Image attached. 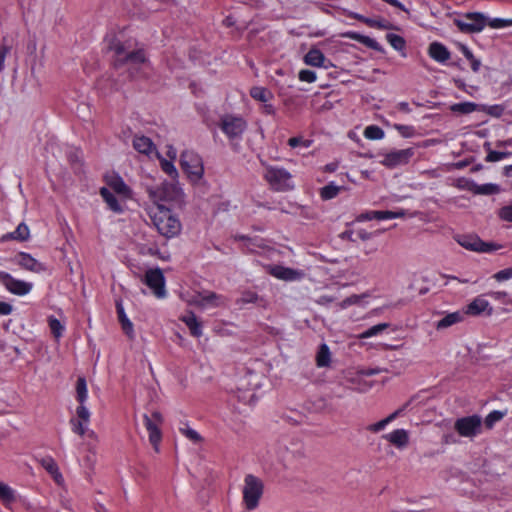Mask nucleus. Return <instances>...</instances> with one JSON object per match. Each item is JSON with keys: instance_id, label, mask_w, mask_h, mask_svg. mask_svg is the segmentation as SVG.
<instances>
[{"instance_id": "obj_11", "label": "nucleus", "mask_w": 512, "mask_h": 512, "mask_svg": "<svg viewBox=\"0 0 512 512\" xmlns=\"http://www.w3.org/2000/svg\"><path fill=\"white\" fill-rule=\"evenodd\" d=\"M144 425L148 431L149 441L156 452L159 451V445L162 440L160 425L163 423V416L159 411H154L150 416L144 415Z\"/></svg>"}, {"instance_id": "obj_34", "label": "nucleus", "mask_w": 512, "mask_h": 512, "mask_svg": "<svg viewBox=\"0 0 512 512\" xmlns=\"http://www.w3.org/2000/svg\"><path fill=\"white\" fill-rule=\"evenodd\" d=\"M42 466L53 477L57 484L61 485L63 483V476L59 471L57 463L52 458L43 459Z\"/></svg>"}, {"instance_id": "obj_22", "label": "nucleus", "mask_w": 512, "mask_h": 512, "mask_svg": "<svg viewBox=\"0 0 512 512\" xmlns=\"http://www.w3.org/2000/svg\"><path fill=\"white\" fill-rule=\"evenodd\" d=\"M440 315L442 317L435 323V328L438 331L448 329L454 325L464 322L465 320V315L462 309L453 312H442Z\"/></svg>"}, {"instance_id": "obj_48", "label": "nucleus", "mask_w": 512, "mask_h": 512, "mask_svg": "<svg viewBox=\"0 0 512 512\" xmlns=\"http://www.w3.org/2000/svg\"><path fill=\"white\" fill-rule=\"evenodd\" d=\"M340 189L341 188L334 183H329L328 185L321 188L320 196L324 200L332 199L338 195Z\"/></svg>"}, {"instance_id": "obj_7", "label": "nucleus", "mask_w": 512, "mask_h": 512, "mask_svg": "<svg viewBox=\"0 0 512 512\" xmlns=\"http://www.w3.org/2000/svg\"><path fill=\"white\" fill-rule=\"evenodd\" d=\"M454 430L461 437L474 439L483 431V419L478 414L460 417L454 423Z\"/></svg>"}, {"instance_id": "obj_1", "label": "nucleus", "mask_w": 512, "mask_h": 512, "mask_svg": "<svg viewBox=\"0 0 512 512\" xmlns=\"http://www.w3.org/2000/svg\"><path fill=\"white\" fill-rule=\"evenodd\" d=\"M146 210L153 227L162 237L172 239L180 235L181 221L170 206L148 205Z\"/></svg>"}, {"instance_id": "obj_31", "label": "nucleus", "mask_w": 512, "mask_h": 512, "mask_svg": "<svg viewBox=\"0 0 512 512\" xmlns=\"http://www.w3.org/2000/svg\"><path fill=\"white\" fill-rule=\"evenodd\" d=\"M181 320L186 324L189 328L190 333L194 337H200L202 335V324L197 319L194 313L189 312L181 317Z\"/></svg>"}, {"instance_id": "obj_15", "label": "nucleus", "mask_w": 512, "mask_h": 512, "mask_svg": "<svg viewBox=\"0 0 512 512\" xmlns=\"http://www.w3.org/2000/svg\"><path fill=\"white\" fill-rule=\"evenodd\" d=\"M414 155L413 148H406L400 150H391L382 154L380 164L393 169L398 166L406 165Z\"/></svg>"}, {"instance_id": "obj_43", "label": "nucleus", "mask_w": 512, "mask_h": 512, "mask_svg": "<svg viewBox=\"0 0 512 512\" xmlns=\"http://www.w3.org/2000/svg\"><path fill=\"white\" fill-rule=\"evenodd\" d=\"M453 112H460L463 114H469L474 111H480V105L473 102L457 103L451 106Z\"/></svg>"}, {"instance_id": "obj_4", "label": "nucleus", "mask_w": 512, "mask_h": 512, "mask_svg": "<svg viewBox=\"0 0 512 512\" xmlns=\"http://www.w3.org/2000/svg\"><path fill=\"white\" fill-rule=\"evenodd\" d=\"M263 177L270 187L276 191H287L294 187L292 175L283 167L267 166Z\"/></svg>"}, {"instance_id": "obj_33", "label": "nucleus", "mask_w": 512, "mask_h": 512, "mask_svg": "<svg viewBox=\"0 0 512 512\" xmlns=\"http://www.w3.org/2000/svg\"><path fill=\"white\" fill-rule=\"evenodd\" d=\"M400 415V411L397 410V411H394L393 413L389 414L387 417H385L384 419L378 421V422H375V423H372V424H369L367 426V431L371 432V433H378L380 431H383L384 429H386V427L391 423L393 422L398 416Z\"/></svg>"}, {"instance_id": "obj_37", "label": "nucleus", "mask_w": 512, "mask_h": 512, "mask_svg": "<svg viewBox=\"0 0 512 512\" xmlns=\"http://www.w3.org/2000/svg\"><path fill=\"white\" fill-rule=\"evenodd\" d=\"M458 49L461 51V53L464 55V57L470 62L471 69L474 72H478L481 67L480 59L476 58L474 56L473 52L471 51V49L465 44L459 43Z\"/></svg>"}, {"instance_id": "obj_21", "label": "nucleus", "mask_w": 512, "mask_h": 512, "mask_svg": "<svg viewBox=\"0 0 512 512\" xmlns=\"http://www.w3.org/2000/svg\"><path fill=\"white\" fill-rule=\"evenodd\" d=\"M16 264L21 268L28 270L33 273H42L47 270L44 263L35 259L31 254L26 252H20L15 258Z\"/></svg>"}, {"instance_id": "obj_46", "label": "nucleus", "mask_w": 512, "mask_h": 512, "mask_svg": "<svg viewBox=\"0 0 512 512\" xmlns=\"http://www.w3.org/2000/svg\"><path fill=\"white\" fill-rule=\"evenodd\" d=\"M484 148L487 151L486 161L488 162H498L507 158L510 155L509 152L491 150L490 143H485Z\"/></svg>"}, {"instance_id": "obj_42", "label": "nucleus", "mask_w": 512, "mask_h": 512, "mask_svg": "<svg viewBox=\"0 0 512 512\" xmlns=\"http://www.w3.org/2000/svg\"><path fill=\"white\" fill-rule=\"evenodd\" d=\"M159 161H160V166L162 168V170L167 174L169 175L171 178L175 179L178 177V171L174 165V162L175 161H172V160H169V159H166L164 157H162L160 154L159 156H156Z\"/></svg>"}, {"instance_id": "obj_19", "label": "nucleus", "mask_w": 512, "mask_h": 512, "mask_svg": "<svg viewBox=\"0 0 512 512\" xmlns=\"http://www.w3.org/2000/svg\"><path fill=\"white\" fill-rule=\"evenodd\" d=\"M382 439L397 450H405L410 444V432L404 428L394 429L384 435Z\"/></svg>"}, {"instance_id": "obj_6", "label": "nucleus", "mask_w": 512, "mask_h": 512, "mask_svg": "<svg viewBox=\"0 0 512 512\" xmlns=\"http://www.w3.org/2000/svg\"><path fill=\"white\" fill-rule=\"evenodd\" d=\"M110 49L114 51L115 55L118 57V61L124 62L129 68H138L140 65L147 64V58L142 49L130 51L129 47H126L119 40L113 41L110 45Z\"/></svg>"}, {"instance_id": "obj_57", "label": "nucleus", "mask_w": 512, "mask_h": 512, "mask_svg": "<svg viewBox=\"0 0 512 512\" xmlns=\"http://www.w3.org/2000/svg\"><path fill=\"white\" fill-rule=\"evenodd\" d=\"M455 85L457 86V88L461 89L462 91L473 97L476 96L478 92L477 86L467 85L463 80L460 79L455 80Z\"/></svg>"}, {"instance_id": "obj_38", "label": "nucleus", "mask_w": 512, "mask_h": 512, "mask_svg": "<svg viewBox=\"0 0 512 512\" xmlns=\"http://www.w3.org/2000/svg\"><path fill=\"white\" fill-rule=\"evenodd\" d=\"M352 17L354 19H357V20L365 23L366 25H368L369 27H372V28H377V29L391 28V25L385 20H376V19H372V18H367V17H364L363 15H360L357 13H354L352 15Z\"/></svg>"}, {"instance_id": "obj_51", "label": "nucleus", "mask_w": 512, "mask_h": 512, "mask_svg": "<svg viewBox=\"0 0 512 512\" xmlns=\"http://www.w3.org/2000/svg\"><path fill=\"white\" fill-rule=\"evenodd\" d=\"M374 372L373 371H369V372H364V371H357V372H353V371H347L346 372V375H345V378L347 380V382L351 383L355 389H358V390H363L362 388L358 387L357 386V378L362 376V375H372Z\"/></svg>"}, {"instance_id": "obj_62", "label": "nucleus", "mask_w": 512, "mask_h": 512, "mask_svg": "<svg viewBox=\"0 0 512 512\" xmlns=\"http://www.w3.org/2000/svg\"><path fill=\"white\" fill-rule=\"evenodd\" d=\"M13 311V306L10 303L0 301V315H10Z\"/></svg>"}, {"instance_id": "obj_63", "label": "nucleus", "mask_w": 512, "mask_h": 512, "mask_svg": "<svg viewBox=\"0 0 512 512\" xmlns=\"http://www.w3.org/2000/svg\"><path fill=\"white\" fill-rule=\"evenodd\" d=\"M166 149V159L175 161L178 154L176 148L173 145H167Z\"/></svg>"}, {"instance_id": "obj_35", "label": "nucleus", "mask_w": 512, "mask_h": 512, "mask_svg": "<svg viewBox=\"0 0 512 512\" xmlns=\"http://www.w3.org/2000/svg\"><path fill=\"white\" fill-rule=\"evenodd\" d=\"M0 499L2 503L9 507L16 501V491L8 484L0 481Z\"/></svg>"}, {"instance_id": "obj_14", "label": "nucleus", "mask_w": 512, "mask_h": 512, "mask_svg": "<svg viewBox=\"0 0 512 512\" xmlns=\"http://www.w3.org/2000/svg\"><path fill=\"white\" fill-rule=\"evenodd\" d=\"M0 284H2L8 292L17 296H25L33 289V283L16 279L4 271H0Z\"/></svg>"}, {"instance_id": "obj_12", "label": "nucleus", "mask_w": 512, "mask_h": 512, "mask_svg": "<svg viewBox=\"0 0 512 512\" xmlns=\"http://www.w3.org/2000/svg\"><path fill=\"white\" fill-rule=\"evenodd\" d=\"M165 277L160 268L148 269L144 275V283L151 289L153 294L163 299L166 297Z\"/></svg>"}, {"instance_id": "obj_64", "label": "nucleus", "mask_w": 512, "mask_h": 512, "mask_svg": "<svg viewBox=\"0 0 512 512\" xmlns=\"http://www.w3.org/2000/svg\"><path fill=\"white\" fill-rule=\"evenodd\" d=\"M258 296L254 292H249L243 295L242 301L246 303H252L257 301Z\"/></svg>"}, {"instance_id": "obj_45", "label": "nucleus", "mask_w": 512, "mask_h": 512, "mask_svg": "<svg viewBox=\"0 0 512 512\" xmlns=\"http://www.w3.org/2000/svg\"><path fill=\"white\" fill-rule=\"evenodd\" d=\"M506 415L505 411L493 410L491 411L483 421V424L488 428L492 429L494 425L502 420Z\"/></svg>"}, {"instance_id": "obj_61", "label": "nucleus", "mask_w": 512, "mask_h": 512, "mask_svg": "<svg viewBox=\"0 0 512 512\" xmlns=\"http://www.w3.org/2000/svg\"><path fill=\"white\" fill-rule=\"evenodd\" d=\"M498 216L503 221L512 222V205L504 206L499 209Z\"/></svg>"}, {"instance_id": "obj_54", "label": "nucleus", "mask_w": 512, "mask_h": 512, "mask_svg": "<svg viewBox=\"0 0 512 512\" xmlns=\"http://www.w3.org/2000/svg\"><path fill=\"white\" fill-rule=\"evenodd\" d=\"M180 432L194 443H199L202 440L200 434L189 426L180 428Z\"/></svg>"}, {"instance_id": "obj_13", "label": "nucleus", "mask_w": 512, "mask_h": 512, "mask_svg": "<svg viewBox=\"0 0 512 512\" xmlns=\"http://www.w3.org/2000/svg\"><path fill=\"white\" fill-rule=\"evenodd\" d=\"M249 93L256 102L260 103V109L263 114L270 116L275 115L276 108L272 103L274 94L271 90L263 86H253Z\"/></svg>"}, {"instance_id": "obj_5", "label": "nucleus", "mask_w": 512, "mask_h": 512, "mask_svg": "<svg viewBox=\"0 0 512 512\" xmlns=\"http://www.w3.org/2000/svg\"><path fill=\"white\" fill-rule=\"evenodd\" d=\"M181 298L188 305L196 306L201 309L218 307L224 304V299L222 298V296L217 295L212 291H186L181 294Z\"/></svg>"}, {"instance_id": "obj_47", "label": "nucleus", "mask_w": 512, "mask_h": 512, "mask_svg": "<svg viewBox=\"0 0 512 512\" xmlns=\"http://www.w3.org/2000/svg\"><path fill=\"white\" fill-rule=\"evenodd\" d=\"M50 330L56 339H60L64 333V325L54 316L48 318Z\"/></svg>"}, {"instance_id": "obj_3", "label": "nucleus", "mask_w": 512, "mask_h": 512, "mask_svg": "<svg viewBox=\"0 0 512 512\" xmlns=\"http://www.w3.org/2000/svg\"><path fill=\"white\" fill-rule=\"evenodd\" d=\"M263 482L254 475H247L242 488L243 505L248 510L258 507L263 494Z\"/></svg>"}, {"instance_id": "obj_9", "label": "nucleus", "mask_w": 512, "mask_h": 512, "mask_svg": "<svg viewBox=\"0 0 512 512\" xmlns=\"http://www.w3.org/2000/svg\"><path fill=\"white\" fill-rule=\"evenodd\" d=\"M220 128L229 140H239L247 129V121L240 115L226 114L220 119Z\"/></svg>"}, {"instance_id": "obj_24", "label": "nucleus", "mask_w": 512, "mask_h": 512, "mask_svg": "<svg viewBox=\"0 0 512 512\" xmlns=\"http://www.w3.org/2000/svg\"><path fill=\"white\" fill-rule=\"evenodd\" d=\"M303 61L306 65L317 68H332L334 65L326 60L325 55L317 48H311L304 56Z\"/></svg>"}, {"instance_id": "obj_52", "label": "nucleus", "mask_w": 512, "mask_h": 512, "mask_svg": "<svg viewBox=\"0 0 512 512\" xmlns=\"http://www.w3.org/2000/svg\"><path fill=\"white\" fill-rule=\"evenodd\" d=\"M487 25L493 29H501L505 27L512 26V19H504V18H493L488 20Z\"/></svg>"}, {"instance_id": "obj_30", "label": "nucleus", "mask_w": 512, "mask_h": 512, "mask_svg": "<svg viewBox=\"0 0 512 512\" xmlns=\"http://www.w3.org/2000/svg\"><path fill=\"white\" fill-rule=\"evenodd\" d=\"M235 393L238 400L244 404H252L255 401V391L248 387V382L246 380L241 381V384L237 387Z\"/></svg>"}, {"instance_id": "obj_36", "label": "nucleus", "mask_w": 512, "mask_h": 512, "mask_svg": "<svg viewBox=\"0 0 512 512\" xmlns=\"http://www.w3.org/2000/svg\"><path fill=\"white\" fill-rule=\"evenodd\" d=\"M386 40L394 50L400 52L402 56H405L406 40L402 36L394 33H388L386 35Z\"/></svg>"}, {"instance_id": "obj_49", "label": "nucleus", "mask_w": 512, "mask_h": 512, "mask_svg": "<svg viewBox=\"0 0 512 512\" xmlns=\"http://www.w3.org/2000/svg\"><path fill=\"white\" fill-rule=\"evenodd\" d=\"M388 326L389 325L387 323H380V324L374 325V326L370 327L369 329L365 330L364 332H362L359 335V338L366 339V338L374 337V336L380 334L381 332H383L385 329H387Z\"/></svg>"}, {"instance_id": "obj_27", "label": "nucleus", "mask_w": 512, "mask_h": 512, "mask_svg": "<svg viewBox=\"0 0 512 512\" xmlns=\"http://www.w3.org/2000/svg\"><path fill=\"white\" fill-rule=\"evenodd\" d=\"M428 54L438 63H445L451 56L449 50L439 42H433L429 45Z\"/></svg>"}, {"instance_id": "obj_50", "label": "nucleus", "mask_w": 512, "mask_h": 512, "mask_svg": "<svg viewBox=\"0 0 512 512\" xmlns=\"http://www.w3.org/2000/svg\"><path fill=\"white\" fill-rule=\"evenodd\" d=\"M480 111L485 112L493 117H501L504 113V107L499 104L495 105H480Z\"/></svg>"}, {"instance_id": "obj_59", "label": "nucleus", "mask_w": 512, "mask_h": 512, "mask_svg": "<svg viewBox=\"0 0 512 512\" xmlns=\"http://www.w3.org/2000/svg\"><path fill=\"white\" fill-rule=\"evenodd\" d=\"M120 324H121L122 330L129 337V339H134L135 338L134 325L130 321V319L129 318L124 319L123 321L120 322Z\"/></svg>"}, {"instance_id": "obj_28", "label": "nucleus", "mask_w": 512, "mask_h": 512, "mask_svg": "<svg viewBox=\"0 0 512 512\" xmlns=\"http://www.w3.org/2000/svg\"><path fill=\"white\" fill-rule=\"evenodd\" d=\"M315 363L318 368H328L332 363V353L326 343H322L315 355Z\"/></svg>"}, {"instance_id": "obj_53", "label": "nucleus", "mask_w": 512, "mask_h": 512, "mask_svg": "<svg viewBox=\"0 0 512 512\" xmlns=\"http://www.w3.org/2000/svg\"><path fill=\"white\" fill-rule=\"evenodd\" d=\"M298 78L301 82L314 83L317 80V75L312 70L302 69L298 73Z\"/></svg>"}, {"instance_id": "obj_26", "label": "nucleus", "mask_w": 512, "mask_h": 512, "mask_svg": "<svg viewBox=\"0 0 512 512\" xmlns=\"http://www.w3.org/2000/svg\"><path fill=\"white\" fill-rule=\"evenodd\" d=\"M342 37L352 39L355 41L360 42L361 44L365 45L366 47L373 49L375 51L381 52L382 46L377 42L375 39L362 35L355 31H347L341 34Z\"/></svg>"}, {"instance_id": "obj_55", "label": "nucleus", "mask_w": 512, "mask_h": 512, "mask_svg": "<svg viewBox=\"0 0 512 512\" xmlns=\"http://www.w3.org/2000/svg\"><path fill=\"white\" fill-rule=\"evenodd\" d=\"M288 145L291 148H309L312 145V140L304 139L302 137H293L288 140Z\"/></svg>"}, {"instance_id": "obj_16", "label": "nucleus", "mask_w": 512, "mask_h": 512, "mask_svg": "<svg viewBox=\"0 0 512 512\" xmlns=\"http://www.w3.org/2000/svg\"><path fill=\"white\" fill-rule=\"evenodd\" d=\"M106 186L101 189H109L110 193L116 194L122 200H130L133 197L131 188L118 174L111 173L105 176Z\"/></svg>"}, {"instance_id": "obj_8", "label": "nucleus", "mask_w": 512, "mask_h": 512, "mask_svg": "<svg viewBox=\"0 0 512 512\" xmlns=\"http://www.w3.org/2000/svg\"><path fill=\"white\" fill-rule=\"evenodd\" d=\"M180 165L192 182H198L204 174V165L201 157L190 150L184 151L180 156Z\"/></svg>"}, {"instance_id": "obj_58", "label": "nucleus", "mask_w": 512, "mask_h": 512, "mask_svg": "<svg viewBox=\"0 0 512 512\" xmlns=\"http://www.w3.org/2000/svg\"><path fill=\"white\" fill-rule=\"evenodd\" d=\"M394 128L405 138L413 137L415 134L414 127L409 125L395 124Z\"/></svg>"}, {"instance_id": "obj_20", "label": "nucleus", "mask_w": 512, "mask_h": 512, "mask_svg": "<svg viewBox=\"0 0 512 512\" xmlns=\"http://www.w3.org/2000/svg\"><path fill=\"white\" fill-rule=\"evenodd\" d=\"M133 148L140 154L148 158L159 156L156 145L153 141L144 135H135L132 141Z\"/></svg>"}, {"instance_id": "obj_10", "label": "nucleus", "mask_w": 512, "mask_h": 512, "mask_svg": "<svg viewBox=\"0 0 512 512\" xmlns=\"http://www.w3.org/2000/svg\"><path fill=\"white\" fill-rule=\"evenodd\" d=\"M454 23L460 31L465 33H479L487 25V17L480 12H471L455 19Z\"/></svg>"}, {"instance_id": "obj_39", "label": "nucleus", "mask_w": 512, "mask_h": 512, "mask_svg": "<svg viewBox=\"0 0 512 512\" xmlns=\"http://www.w3.org/2000/svg\"><path fill=\"white\" fill-rule=\"evenodd\" d=\"M76 399L79 404H85L88 400V388L84 377H79L76 383Z\"/></svg>"}, {"instance_id": "obj_41", "label": "nucleus", "mask_w": 512, "mask_h": 512, "mask_svg": "<svg viewBox=\"0 0 512 512\" xmlns=\"http://www.w3.org/2000/svg\"><path fill=\"white\" fill-rule=\"evenodd\" d=\"M363 135L368 140H382L385 132L377 125H369L364 129Z\"/></svg>"}, {"instance_id": "obj_17", "label": "nucleus", "mask_w": 512, "mask_h": 512, "mask_svg": "<svg viewBox=\"0 0 512 512\" xmlns=\"http://www.w3.org/2000/svg\"><path fill=\"white\" fill-rule=\"evenodd\" d=\"M264 268L266 272L272 277L286 282L299 281L303 279L305 275L302 270L293 269L282 265L268 264L265 265Z\"/></svg>"}, {"instance_id": "obj_44", "label": "nucleus", "mask_w": 512, "mask_h": 512, "mask_svg": "<svg viewBox=\"0 0 512 512\" xmlns=\"http://www.w3.org/2000/svg\"><path fill=\"white\" fill-rule=\"evenodd\" d=\"M367 298V295H351L347 298H345L343 301H341L338 305L341 309H346L352 305H363L366 303L365 299Z\"/></svg>"}, {"instance_id": "obj_32", "label": "nucleus", "mask_w": 512, "mask_h": 512, "mask_svg": "<svg viewBox=\"0 0 512 512\" xmlns=\"http://www.w3.org/2000/svg\"><path fill=\"white\" fill-rule=\"evenodd\" d=\"M459 244L472 251L486 252L490 250L488 244L474 237H465L459 241Z\"/></svg>"}, {"instance_id": "obj_56", "label": "nucleus", "mask_w": 512, "mask_h": 512, "mask_svg": "<svg viewBox=\"0 0 512 512\" xmlns=\"http://www.w3.org/2000/svg\"><path fill=\"white\" fill-rule=\"evenodd\" d=\"M91 413L85 404H79L76 408L75 419L82 420L83 422H90Z\"/></svg>"}, {"instance_id": "obj_40", "label": "nucleus", "mask_w": 512, "mask_h": 512, "mask_svg": "<svg viewBox=\"0 0 512 512\" xmlns=\"http://www.w3.org/2000/svg\"><path fill=\"white\" fill-rule=\"evenodd\" d=\"M29 237H30L29 227L25 223H20L17 226V228L15 229V231L10 233L5 238H10L13 240H18V241H26L29 239Z\"/></svg>"}, {"instance_id": "obj_60", "label": "nucleus", "mask_w": 512, "mask_h": 512, "mask_svg": "<svg viewBox=\"0 0 512 512\" xmlns=\"http://www.w3.org/2000/svg\"><path fill=\"white\" fill-rule=\"evenodd\" d=\"M493 277L499 282H503V281L512 279V266L505 268L503 270H500L499 272L495 273Z\"/></svg>"}, {"instance_id": "obj_25", "label": "nucleus", "mask_w": 512, "mask_h": 512, "mask_svg": "<svg viewBox=\"0 0 512 512\" xmlns=\"http://www.w3.org/2000/svg\"><path fill=\"white\" fill-rule=\"evenodd\" d=\"M100 194L108 207L115 213L124 211L127 200H122L114 193H110L109 189H100Z\"/></svg>"}, {"instance_id": "obj_29", "label": "nucleus", "mask_w": 512, "mask_h": 512, "mask_svg": "<svg viewBox=\"0 0 512 512\" xmlns=\"http://www.w3.org/2000/svg\"><path fill=\"white\" fill-rule=\"evenodd\" d=\"M72 431L81 437L87 436L92 440H97V434L89 429L90 422H83L82 420L72 418L70 420Z\"/></svg>"}, {"instance_id": "obj_23", "label": "nucleus", "mask_w": 512, "mask_h": 512, "mask_svg": "<svg viewBox=\"0 0 512 512\" xmlns=\"http://www.w3.org/2000/svg\"><path fill=\"white\" fill-rule=\"evenodd\" d=\"M405 216V212L403 210L397 211H367L365 213H361L356 217V221L364 222L371 221L374 219L377 220H389V219H397Z\"/></svg>"}, {"instance_id": "obj_18", "label": "nucleus", "mask_w": 512, "mask_h": 512, "mask_svg": "<svg viewBox=\"0 0 512 512\" xmlns=\"http://www.w3.org/2000/svg\"><path fill=\"white\" fill-rule=\"evenodd\" d=\"M462 310L465 317L491 316L493 314L492 305L483 295L472 299Z\"/></svg>"}, {"instance_id": "obj_2", "label": "nucleus", "mask_w": 512, "mask_h": 512, "mask_svg": "<svg viewBox=\"0 0 512 512\" xmlns=\"http://www.w3.org/2000/svg\"><path fill=\"white\" fill-rule=\"evenodd\" d=\"M150 204L158 206H170L180 195V189L171 183L163 182L147 189Z\"/></svg>"}]
</instances>
